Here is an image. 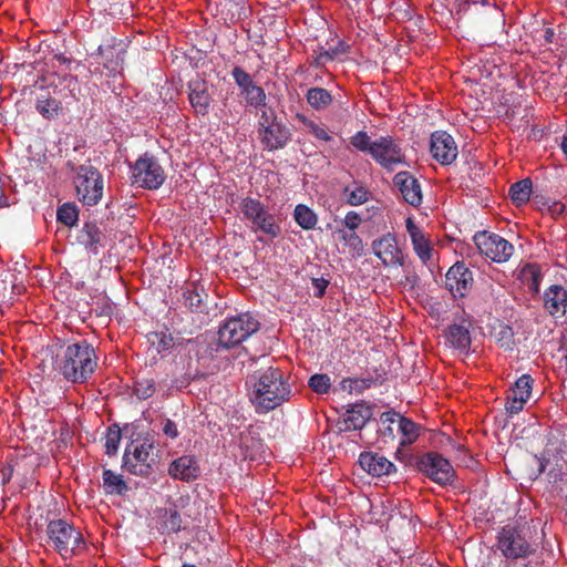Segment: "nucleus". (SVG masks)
<instances>
[{
	"label": "nucleus",
	"mask_w": 567,
	"mask_h": 567,
	"mask_svg": "<svg viewBox=\"0 0 567 567\" xmlns=\"http://www.w3.org/2000/svg\"><path fill=\"white\" fill-rule=\"evenodd\" d=\"M396 432H398L396 423H385L384 425L381 424V427L379 430V433L381 434V436L388 437L392 441L395 439Z\"/></svg>",
	"instance_id": "864d4df0"
},
{
	"label": "nucleus",
	"mask_w": 567,
	"mask_h": 567,
	"mask_svg": "<svg viewBox=\"0 0 567 567\" xmlns=\"http://www.w3.org/2000/svg\"><path fill=\"white\" fill-rule=\"evenodd\" d=\"M243 94L245 95L247 105L254 106V107H260V110L268 107L266 105L267 96L261 86H258L254 83L249 89H246L243 92Z\"/></svg>",
	"instance_id": "e433bc0d"
},
{
	"label": "nucleus",
	"mask_w": 567,
	"mask_h": 567,
	"mask_svg": "<svg viewBox=\"0 0 567 567\" xmlns=\"http://www.w3.org/2000/svg\"><path fill=\"white\" fill-rule=\"evenodd\" d=\"M162 512V528L166 533H177L182 528V517L178 511L174 507L164 508Z\"/></svg>",
	"instance_id": "72a5a7b5"
},
{
	"label": "nucleus",
	"mask_w": 567,
	"mask_h": 567,
	"mask_svg": "<svg viewBox=\"0 0 567 567\" xmlns=\"http://www.w3.org/2000/svg\"><path fill=\"white\" fill-rule=\"evenodd\" d=\"M480 2V0H477V3Z\"/></svg>",
	"instance_id": "0e129e2a"
},
{
	"label": "nucleus",
	"mask_w": 567,
	"mask_h": 567,
	"mask_svg": "<svg viewBox=\"0 0 567 567\" xmlns=\"http://www.w3.org/2000/svg\"><path fill=\"white\" fill-rule=\"evenodd\" d=\"M431 154L442 165L452 164L457 157V146L452 137L444 131H436L431 135Z\"/></svg>",
	"instance_id": "2eb2a0df"
},
{
	"label": "nucleus",
	"mask_w": 567,
	"mask_h": 567,
	"mask_svg": "<svg viewBox=\"0 0 567 567\" xmlns=\"http://www.w3.org/2000/svg\"><path fill=\"white\" fill-rule=\"evenodd\" d=\"M534 380L529 374L519 377L509 389L506 398L505 410L509 414H517L530 396Z\"/></svg>",
	"instance_id": "f3484780"
},
{
	"label": "nucleus",
	"mask_w": 567,
	"mask_h": 567,
	"mask_svg": "<svg viewBox=\"0 0 567 567\" xmlns=\"http://www.w3.org/2000/svg\"><path fill=\"white\" fill-rule=\"evenodd\" d=\"M393 186L406 204L413 207L421 206L423 202L421 184L412 173L398 172L393 177Z\"/></svg>",
	"instance_id": "4468645a"
},
{
	"label": "nucleus",
	"mask_w": 567,
	"mask_h": 567,
	"mask_svg": "<svg viewBox=\"0 0 567 567\" xmlns=\"http://www.w3.org/2000/svg\"><path fill=\"white\" fill-rule=\"evenodd\" d=\"M496 341L501 348L512 350L514 346V332L509 326H502L496 333Z\"/></svg>",
	"instance_id": "de8ad7c7"
},
{
	"label": "nucleus",
	"mask_w": 567,
	"mask_h": 567,
	"mask_svg": "<svg viewBox=\"0 0 567 567\" xmlns=\"http://www.w3.org/2000/svg\"><path fill=\"white\" fill-rule=\"evenodd\" d=\"M522 276L528 286L529 291L533 293H538L542 281V272L539 266L535 264L526 265L522 270Z\"/></svg>",
	"instance_id": "f704fd0d"
},
{
	"label": "nucleus",
	"mask_w": 567,
	"mask_h": 567,
	"mask_svg": "<svg viewBox=\"0 0 567 567\" xmlns=\"http://www.w3.org/2000/svg\"><path fill=\"white\" fill-rule=\"evenodd\" d=\"M372 250L384 266H403V254L393 235L388 234L373 240Z\"/></svg>",
	"instance_id": "a211bd4d"
},
{
	"label": "nucleus",
	"mask_w": 567,
	"mask_h": 567,
	"mask_svg": "<svg viewBox=\"0 0 567 567\" xmlns=\"http://www.w3.org/2000/svg\"><path fill=\"white\" fill-rule=\"evenodd\" d=\"M162 430H163V433L172 440L176 439L179 434L176 423L174 421H172L171 419H165L163 421Z\"/></svg>",
	"instance_id": "3c124183"
},
{
	"label": "nucleus",
	"mask_w": 567,
	"mask_h": 567,
	"mask_svg": "<svg viewBox=\"0 0 567 567\" xmlns=\"http://www.w3.org/2000/svg\"><path fill=\"white\" fill-rule=\"evenodd\" d=\"M359 464L363 471L372 476L391 475L395 473V465L385 456L375 452H362L359 455Z\"/></svg>",
	"instance_id": "4be33fe9"
},
{
	"label": "nucleus",
	"mask_w": 567,
	"mask_h": 567,
	"mask_svg": "<svg viewBox=\"0 0 567 567\" xmlns=\"http://www.w3.org/2000/svg\"><path fill=\"white\" fill-rule=\"evenodd\" d=\"M293 218L296 223L305 230H311L318 224L317 214L303 204H299L295 207Z\"/></svg>",
	"instance_id": "2f4dec72"
},
{
	"label": "nucleus",
	"mask_w": 567,
	"mask_h": 567,
	"mask_svg": "<svg viewBox=\"0 0 567 567\" xmlns=\"http://www.w3.org/2000/svg\"><path fill=\"white\" fill-rule=\"evenodd\" d=\"M334 58V52H330V51H322L320 52L317 58L315 59V64L317 66H320V65H323L324 63H327L328 61H332Z\"/></svg>",
	"instance_id": "5fc2aeb1"
},
{
	"label": "nucleus",
	"mask_w": 567,
	"mask_h": 567,
	"mask_svg": "<svg viewBox=\"0 0 567 567\" xmlns=\"http://www.w3.org/2000/svg\"><path fill=\"white\" fill-rule=\"evenodd\" d=\"M497 549L509 560L525 559L536 553V544L530 542L523 529L504 526L497 534Z\"/></svg>",
	"instance_id": "6e6552de"
},
{
	"label": "nucleus",
	"mask_w": 567,
	"mask_h": 567,
	"mask_svg": "<svg viewBox=\"0 0 567 567\" xmlns=\"http://www.w3.org/2000/svg\"><path fill=\"white\" fill-rule=\"evenodd\" d=\"M405 226H406V230L410 235L411 238H413V236H419L420 234H422L423 231L414 224L413 219L412 218H408L405 220Z\"/></svg>",
	"instance_id": "6e6d98bb"
},
{
	"label": "nucleus",
	"mask_w": 567,
	"mask_h": 567,
	"mask_svg": "<svg viewBox=\"0 0 567 567\" xmlns=\"http://www.w3.org/2000/svg\"><path fill=\"white\" fill-rule=\"evenodd\" d=\"M532 189L533 183L530 178H524L511 185L508 196L511 200L519 207L529 200Z\"/></svg>",
	"instance_id": "cd10ccee"
},
{
	"label": "nucleus",
	"mask_w": 567,
	"mask_h": 567,
	"mask_svg": "<svg viewBox=\"0 0 567 567\" xmlns=\"http://www.w3.org/2000/svg\"><path fill=\"white\" fill-rule=\"evenodd\" d=\"M416 470L440 486L453 483L455 471L447 458L437 452H427L416 461Z\"/></svg>",
	"instance_id": "9b49d317"
},
{
	"label": "nucleus",
	"mask_w": 567,
	"mask_h": 567,
	"mask_svg": "<svg viewBox=\"0 0 567 567\" xmlns=\"http://www.w3.org/2000/svg\"><path fill=\"white\" fill-rule=\"evenodd\" d=\"M56 218L58 221L63 225L73 227L79 220V210L76 205L73 203H64L58 208Z\"/></svg>",
	"instance_id": "c9c22d12"
},
{
	"label": "nucleus",
	"mask_w": 567,
	"mask_h": 567,
	"mask_svg": "<svg viewBox=\"0 0 567 567\" xmlns=\"http://www.w3.org/2000/svg\"><path fill=\"white\" fill-rule=\"evenodd\" d=\"M473 274L464 262L454 264L445 276V286L454 297H464L473 286Z\"/></svg>",
	"instance_id": "dca6fc26"
},
{
	"label": "nucleus",
	"mask_w": 567,
	"mask_h": 567,
	"mask_svg": "<svg viewBox=\"0 0 567 567\" xmlns=\"http://www.w3.org/2000/svg\"><path fill=\"white\" fill-rule=\"evenodd\" d=\"M102 476L103 488L106 494L124 495L128 491V486L122 475L115 474L111 470H104Z\"/></svg>",
	"instance_id": "7c9ffc66"
},
{
	"label": "nucleus",
	"mask_w": 567,
	"mask_h": 567,
	"mask_svg": "<svg viewBox=\"0 0 567 567\" xmlns=\"http://www.w3.org/2000/svg\"><path fill=\"white\" fill-rule=\"evenodd\" d=\"M105 234L95 223H84L78 231L76 244L84 247L90 254L97 256L105 247Z\"/></svg>",
	"instance_id": "aec40b11"
},
{
	"label": "nucleus",
	"mask_w": 567,
	"mask_h": 567,
	"mask_svg": "<svg viewBox=\"0 0 567 567\" xmlns=\"http://www.w3.org/2000/svg\"><path fill=\"white\" fill-rule=\"evenodd\" d=\"M168 474L174 480L184 482L196 480L199 475V468L196 458L190 455H183L174 460L168 467Z\"/></svg>",
	"instance_id": "393cba45"
},
{
	"label": "nucleus",
	"mask_w": 567,
	"mask_h": 567,
	"mask_svg": "<svg viewBox=\"0 0 567 567\" xmlns=\"http://www.w3.org/2000/svg\"><path fill=\"white\" fill-rule=\"evenodd\" d=\"M75 188L79 199L87 206L96 205L103 195V177L92 165L76 168Z\"/></svg>",
	"instance_id": "9d476101"
},
{
	"label": "nucleus",
	"mask_w": 567,
	"mask_h": 567,
	"mask_svg": "<svg viewBox=\"0 0 567 567\" xmlns=\"http://www.w3.org/2000/svg\"><path fill=\"white\" fill-rule=\"evenodd\" d=\"M244 219L249 223L251 231L262 234L271 239L280 236L279 218L269 212L267 206L257 198L245 197L239 204Z\"/></svg>",
	"instance_id": "39448f33"
},
{
	"label": "nucleus",
	"mask_w": 567,
	"mask_h": 567,
	"mask_svg": "<svg viewBox=\"0 0 567 567\" xmlns=\"http://www.w3.org/2000/svg\"><path fill=\"white\" fill-rule=\"evenodd\" d=\"M554 33L550 29H546L545 31V39L547 42H551V38H553Z\"/></svg>",
	"instance_id": "bf43d9fd"
},
{
	"label": "nucleus",
	"mask_w": 567,
	"mask_h": 567,
	"mask_svg": "<svg viewBox=\"0 0 567 567\" xmlns=\"http://www.w3.org/2000/svg\"><path fill=\"white\" fill-rule=\"evenodd\" d=\"M544 308L553 317H563L567 310V290L560 285H551L544 292Z\"/></svg>",
	"instance_id": "b1692460"
},
{
	"label": "nucleus",
	"mask_w": 567,
	"mask_h": 567,
	"mask_svg": "<svg viewBox=\"0 0 567 567\" xmlns=\"http://www.w3.org/2000/svg\"><path fill=\"white\" fill-rule=\"evenodd\" d=\"M411 241L417 257L422 260L423 264H426L432 257V247L424 233L420 234L419 236L414 235L413 238H411Z\"/></svg>",
	"instance_id": "58836bf2"
},
{
	"label": "nucleus",
	"mask_w": 567,
	"mask_h": 567,
	"mask_svg": "<svg viewBox=\"0 0 567 567\" xmlns=\"http://www.w3.org/2000/svg\"><path fill=\"white\" fill-rule=\"evenodd\" d=\"M156 462L157 451L154 444L144 440L142 443H131L126 446L122 467L133 475L150 477L154 474Z\"/></svg>",
	"instance_id": "0eeeda50"
},
{
	"label": "nucleus",
	"mask_w": 567,
	"mask_h": 567,
	"mask_svg": "<svg viewBox=\"0 0 567 567\" xmlns=\"http://www.w3.org/2000/svg\"><path fill=\"white\" fill-rule=\"evenodd\" d=\"M183 298L185 306L194 312H204L206 305L204 298H207V293L204 288L196 282L188 284L183 290Z\"/></svg>",
	"instance_id": "bb28decb"
},
{
	"label": "nucleus",
	"mask_w": 567,
	"mask_h": 567,
	"mask_svg": "<svg viewBox=\"0 0 567 567\" xmlns=\"http://www.w3.org/2000/svg\"><path fill=\"white\" fill-rule=\"evenodd\" d=\"M250 380L254 385L251 402L258 413L271 411L290 398V386L285 373L278 368L260 369L250 377Z\"/></svg>",
	"instance_id": "f03ea898"
},
{
	"label": "nucleus",
	"mask_w": 567,
	"mask_h": 567,
	"mask_svg": "<svg viewBox=\"0 0 567 567\" xmlns=\"http://www.w3.org/2000/svg\"><path fill=\"white\" fill-rule=\"evenodd\" d=\"M257 122L258 138L265 150L277 151L285 148L291 141V130L279 118L272 107L259 111Z\"/></svg>",
	"instance_id": "20e7f679"
},
{
	"label": "nucleus",
	"mask_w": 567,
	"mask_h": 567,
	"mask_svg": "<svg viewBox=\"0 0 567 567\" xmlns=\"http://www.w3.org/2000/svg\"><path fill=\"white\" fill-rule=\"evenodd\" d=\"M53 367L66 381L85 383L97 367L95 349L86 340L61 347Z\"/></svg>",
	"instance_id": "f257e3e1"
},
{
	"label": "nucleus",
	"mask_w": 567,
	"mask_h": 567,
	"mask_svg": "<svg viewBox=\"0 0 567 567\" xmlns=\"http://www.w3.org/2000/svg\"><path fill=\"white\" fill-rule=\"evenodd\" d=\"M182 567H196L195 565L184 564Z\"/></svg>",
	"instance_id": "680f3d73"
},
{
	"label": "nucleus",
	"mask_w": 567,
	"mask_h": 567,
	"mask_svg": "<svg viewBox=\"0 0 567 567\" xmlns=\"http://www.w3.org/2000/svg\"><path fill=\"white\" fill-rule=\"evenodd\" d=\"M60 102L55 99H38L35 103L37 111L45 118H53L59 111Z\"/></svg>",
	"instance_id": "79ce46f5"
},
{
	"label": "nucleus",
	"mask_w": 567,
	"mask_h": 567,
	"mask_svg": "<svg viewBox=\"0 0 567 567\" xmlns=\"http://www.w3.org/2000/svg\"><path fill=\"white\" fill-rule=\"evenodd\" d=\"M329 285V281L324 278H313L312 287L315 288V297L321 298L326 293V289Z\"/></svg>",
	"instance_id": "603ef678"
},
{
	"label": "nucleus",
	"mask_w": 567,
	"mask_h": 567,
	"mask_svg": "<svg viewBox=\"0 0 567 567\" xmlns=\"http://www.w3.org/2000/svg\"><path fill=\"white\" fill-rule=\"evenodd\" d=\"M131 171L133 184L146 189L159 188L166 178L164 168L157 158L150 153H144L140 156Z\"/></svg>",
	"instance_id": "1a4fd4ad"
},
{
	"label": "nucleus",
	"mask_w": 567,
	"mask_h": 567,
	"mask_svg": "<svg viewBox=\"0 0 567 567\" xmlns=\"http://www.w3.org/2000/svg\"><path fill=\"white\" fill-rule=\"evenodd\" d=\"M385 171H394L399 165L406 164L405 155L400 144L390 135L380 136L374 141L370 155Z\"/></svg>",
	"instance_id": "f8f14e48"
},
{
	"label": "nucleus",
	"mask_w": 567,
	"mask_h": 567,
	"mask_svg": "<svg viewBox=\"0 0 567 567\" xmlns=\"http://www.w3.org/2000/svg\"><path fill=\"white\" fill-rule=\"evenodd\" d=\"M373 415L372 405L364 401L349 405L347 409L342 424V431H359L371 420Z\"/></svg>",
	"instance_id": "412c9836"
},
{
	"label": "nucleus",
	"mask_w": 567,
	"mask_h": 567,
	"mask_svg": "<svg viewBox=\"0 0 567 567\" xmlns=\"http://www.w3.org/2000/svg\"><path fill=\"white\" fill-rule=\"evenodd\" d=\"M350 144L359 152L368 153L371 155L374 147V141L368 135L365 131H359L350 137Z\"/></svg>",
	"instance_id": "a19ab883"
},
{
	"label": "nucleus",
	"mask_w": 567,
	"mask_h": 567,
	"mask_svg": "<svg viewBox=\"0 0 567 567\" xmlns=\"http://www.w3.org/2000/svg\"><path fill=\"white\" fill-rule=\"evenodd\" d=\"M380 423H396V430L401 434V446L414 443L420 435V426L414 421L394 411L383 412L380 415Z\"/></svg>",
	"instance_id": "6ab92c4d"
},
{
	"label": "nucleus",
	"mask_w": 567,
	"mask_h": 567,
	"mask_svg": "<svg viewBox=\"0 0 567 567\" xmlns=\"http://www.w3.org/2000/svg\"><path fill=\"white\" fill-rule=\"evenodd\" d=\"M45 533L48 543L63 559H70L86 549L82 533L65 519L50 520Z\"/></svg>",
	"instance_id": "7ed1b4c3"
},
{
	"label": "nucleus",
	"mask_w": 567,
	"mask_h": 567,
	"mask_svg": "<svg viewBox=\"0 0 567 567\" xmlns=\"http://www.w3.org/2000/svg\"><path fill=\"white\" fill-rule=\"evenodd\" d=\"M297 117L303 123V125L309 130V132L318 140L329 142L332 140L331 135L327 132V130L316 122L307 118L303 115L298 114Z\"/></svg>",
	"instance_id": "49530a36"
},
{
	"label": "nucleus",
	"mask_w": 567,
	"mask_h": 567,
	"mask_svg": "<svg viewBox=\"0 0 567 567\" xmlns=\"http://www.w3.org/2000/svg\"><path fill=\"white\" fill-rule=\"evenodd\" d=\"M471 323L468 321H462L461 323H454L449 326L446 330V340L454 348L461 352H467L471 347Z\"/></svg>",
	"instance_id": "a878e982"
},
{
	"label": "nucleus",
	"mask_w": 567,
	"mask_h": 567,
	"mask_svg": "<svg viewBox=\"0 0 567 567\" xmlns=\"http://www.w3.org/2000/svg\"><path fill=\"white\" fill-rule=\"evenodd\" d=\"M308 385L313 392L323 394L329 392L331 381L328 374L317 373L310 377Z\"/></svg>",
	"instance_id": "a18cd8bd"
},
{
	"label": "nucleus",
	"mask_w": 567,
	"mask_h": 567,
	"mask_svg": "<svg viewBox=\"0 0 567 567\" xmlns=\"http://www.w3.org/2000/svg\"><path fill=\"white\" fill-rule=\"evenodd\" d=\"M473 239L480 252L495 262L507 261L514 252L509 241L493 233H477Z\"/></svg>",
	"instance_id": "ddd939ff"
},
{
	"label": "nucleus",
	"mask_w": 567,
	"mask_h": 567,
	"mask_svg": "<svg viewBox=\"0 0 567 567\" xmlns=\"http://www.w3.org/2000/svg\"><path fill=\"white\" fill-rule=\"evenodd\" d=\"M362 221H363V219H362L361 215L354 210H351V212L347 213L342 223L346 227V230L355 231V229L359 228V226L361 225Z\"/></svg>",
	"instance_id": "8fccbe9b"
},
{
	"label": "nucleus",
	"mask_w": 567,
	"mask_h": 567,
	"mask_svg": "<svg viewBox=\"0 0 567 567\" xmlns=\"http://www.w3.org/2000/svg\"><path fill=\"white\" fill-rule=\"evenodd\" d=\"M231 75L236 82V84L240 87L241 90V93L246 90V89H249L252 84H254V81L250 76L249 73H247L243 68L240 66H235L231 71Z\"/></svg>",
	"instance_id": "09e8293b"
},
{
	"label": "nucleus",
	"mask_w": 567,
	"mask_h": 567,
	"mask_svg": "<svg viewBox=\"0 0 567 567\" xmlns=\"http://www.w3.org/2000/svg\"><path fill=\"white\" fill-rule=\"evenodd\" d=\"M117 59H120L121 62H123V56L117 55Z\"/></svg>",
	"instance_id": "e2e57ef3"
},
{
	"label": "nucleus",
	"mask_w": 567,
	"mask_h": 567,
	"mask_svg": "<svg viewBox=\"0 0 567 567\" xmlns=\"http://www.w3.org/2000/svg\"><path fill=\"white\" fill-rule=\"evenodd\" d=\"M346 202L351 206H359L367 203L370 198V192L362 184L354 182V188L350 186L343 188Z\"/></svg>",
	"instance_id": "473e14b6"
},
{
	"label": "nucleus",
	"mask_w": 567,
	"mask_h": 567,
	"mask_svg": "<svg viewBox=\"0 0 567 567\" xmlns=\"http://www.w3.org/2000/svg\"><path fill=\"white\" fill-rule=\"evenodd\" d=\"M146 338L151 348H153L158 354H163L169 351L175 344L173 336L166 328L161 331L150 332L147 333Z\"/></svg>",
	"instance_id": "c85d7f7f"
},
{
	"label": "nucleus",
	"mask_w": 567,
	"mask_h": 567,
	"mask_svg": "<svg viewBox=\"0 0 567 567\" xmlns=\"http://www.w3.org/2000/svg\"><path fill=\"white\" fill-rule=\"evenodd\" d=\"M478 3H482L483 6H488L489 4V0H480Z\"/></svg>",
	"instance_id": "052dcab7"
},
{
	"label": "nucleus",
	"mask_w": 567,
	"mask_h": 567,
	"mask_svg": "<svg viewBox=\"0 0 567 567\" xmlns=\"http://www.w3.org/2000/svg\"><path fill=\"white\" fill-rule=\"evenodd\" d=\"M188 91V100L192 107L197 114L206 115L212 102V97L208 92V83L197 76L189 81Z\"/></svg>",
	"instance_id": "5701e85b"
},
{
	"label": "nucleus",
	"mask_w": 567,
	"mask_h": 567,
	"mask_svg": "<svg viewBox=\"0 0 567 567\" xmlns=\"http://www.w3.org/2000/svg\"><path fill=\"white\" fill-rule=\"evenodd\" d=\"M122 439L121 429L117 424H112L107 427L105 435V453L109 456L115 455L118 450V445Z\"/></svg>",
	"instance_id": "ea45409f"
},
{
	"label": "nucleus",
	"mask_w": 567,
	"mask_h": 567,
	"mask_svg": "<svg viewBox=\"0 0 567 567\" xmlns=\"http://www.w3.org/2000/svg\"><path fill=\"white\" fill-rule=\"evenodd\" d=\"M373 383L372 378H346L340 382L342 390L349 393L360 394L364 390L369 389Z\"/></svg>",
	"instance_id": "4c0bfd02"
},
{
	"label": "nucleus",
	"mask_w": 567,
	"mask_h": 567,
	"mask_svg": "<svg viewBox=\"0 0 567 567\" xmlns=\"http://www.w3.org/2000/svg\"><path fill=\"white\" fill-rule=\"evenodd\" d=\"M307 103L316 111L326 110L333 101L331 93L323 87H311L306 93Z\"/></svg>",
	"instance_id": "c756f323"
},
{
	"label": "nucleus",
	"mask_w": 567,
	"mask_h": 567,
	"mask_svg": "<svg viewBox=\"0 0 567 567\" xmlns=\"http://www.w3.org/2000/svg\"><path fill=\"white\" fill-rule=\"evenodd\" d=\"M156 383L153 379H138L134 384V393L140 400H146L154 395Z\"/></svg>",
	"instance_id": "c03bdc74"
},
{
	"label": "nucleus",
	"mask_w": 567,
	"mask_h": 567,
	"mask_svg": "<svg viewBox=\"0 0 567 567\" xmlns=\"http://www.w3.org/2000/svg\"><path fill=\"white\" fill-rule=\"evenodd\" d=\"M560 146H561V150H563L564 154H565V155H566V157H567V136H564V137H563V141H561Z\"/></svg>",
	"instance_id": "13d9d810"
},
{
	"label": "nucleus",
	"mask_w": 567,
	"mask_h": 567,
	"mask_svg": "<svg viewBox=\"0 0 567 567\" xmlns=\"http://www.w3.org/2000/svg\"><path fill=\"white\" fill-rule=\"evenodd\" d=\"M460 4V9L458 11L461 10H465V6H470V3H473V4H477V0H456Z\"/></svg>",
	"instance_id": "4d7b16f0"
},
{
	"label": "nucleus",
	"mask_w": 567,
	"mask_h": 567,
	"mask_svg": "<svg viewBox=\"0 0 567 567\" xmlns=\"http://www.w3.org/2000/svg\"><path fill=\"white\" fill-rule=\"evenodd\" d=\"M259 328L260 323L258 320L249 313H240L228 318L219 327L218 344L224 349L237 347L256 333Z\"/></svg>",
	"instance_id": "423d86ee"
},
{
	"label": "nucleus",
	"mask_w": 567,
	"mask_h": 567,
	"mask_svg": "<svg viewBox=\"0 0 567 567\" xmlns=\"http://www.w3.org/2000/svg\"><path fill=\"white\" fill-rule=\"evenodd\" d=\"M338 234L340 235V239L344 241V244L357 255H361L363 251V243L362 239L355 231L338 229Z\"/></svg>",
	"instance_id": "37998d69"
}]
</instances>
